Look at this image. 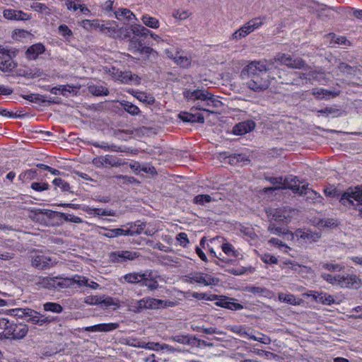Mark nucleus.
Returning <instances> with one entry per match:
<instances>
[{
	"label": "nucleus",
	"instance_id": "obj_45",
	"mask_svg": "<svg viewBox=\"0 0 362 362\" xmlns=\"http://www.w3.org/2000/svg\"><path fill=\"white\" fill-rule=\"evenodd\" d=\"M45 311H49L54 313H61L63 310L62 306L57 303L47 302L43 305Z\"/></svg>",
	"mask_w": 362,
	"mask_h": 362
},
{
	"label": "nucleus",
	"instance_id": "obj_43",
	"mask_svg": "<svg viewBox=\"0 0 362 362\" xmlns=\"http://www.w3.org/2000/svg\"><path fill=\"white\" fill-rule=\"evenodd\" d=\"M81 26H82L84 29L88 31H91L93 30H97L99 26V20H83L80 23Z\"/></svg>",
	"mask_w": 362,
	"mask_h": 362
},
{
	"label": "nucleus",
	"instance_id": "obj_14",
	"mask_svg": "<svg viewBox=\"0 0 362 362\" xmlns=\"http://www.w3.org/2000/svg\"><path fill=\"white\" fill-rule=\"evenodd\" d=\"M9 50L0 47V69L3 71H9L16 67Z\"/></svg>",
	"mask_w": 362,
	"mask_h": 362
},
{
	"label": "nucleus",
	"instance_id": "obj_18",
	"mask_svg": "<svg viewBox=\"0 0 362 362\" xmlns=\"http://www.w3.org/2000/svg\"><path fill=\"white\" fill-rule=\"evenodd\" d=\"M215 304L231 310H239L243 308V305L235 302V299L224 296H221Z\"/></svg>",
	"mask_w": 362,
	"mask_h": 362
},
{
	"label": "nucleus",
	"instance_id": "obj_15",
	"mask_svg": "<svg viewBox=\"0 0 362 362\" xmlns=\"http://www.w3.org/2000/svg\"><path fill=\"white\" fill-rule=\"evenodd\" d=\"M361 284V279L356 274L340 275L339 286L341 288H358Z\"/></svg>",
	"mask_w": 362,
	"mask_h": 362
},
{
	"label": "nucleus",
	"instance_id": "obj_47",
	"mask_svg": "<svg viewBox=\"0 0 362 362\" xmlns=\"http://www.w3.org/2000/svg\"><path fill=\"white\" fill-rule=\"evenodd\" d=\"M279 299L281 302H286L291 305H297L298 304V300L296 298V296L293 294H286L284 293H280L279 294Z\"/></svg>",
	"mask_w": 362,
	"mask_h": 362
},
{
	"label": "nucleus",
	"instance_id": "obj_56",
	"mask_svg": "<svg viewBox=\"0 0 362 362\" xmlns=\"http://www.w3.org/2000/svg\"><path fill=\"white\" fill-rule=\"evenodd\" d=\"M53 184L59 187L63 192H67L70 189L69 184L61 178H55L53 180Z\"/></svg>",
	"mask_w": 362,
	"mask_h": 362
},
{
	"label": "nucleus",
	"instance_id": "obj_58",
	"mask_svg": "<svg viewBox=\"0 0 362 362\" xmlns=\"http://www.w3.org/2000/svg\"><path fill=\"white\" fill-rule=\"evenodd\" d=\"M105 72L108 74L112 79L115 81H117L118 77L119 76L120 73L122 71L119 70L118 69L115 68V66H106L105 68Z\"/></svg>",
	"mask_w": 362,
	"mask_h": 362
},
{
	"label": "nucleus",
	"instance_id": "obj_6",
	"mask_svg": "<svg viewBox=\"0 0 362 362\" xmlns=\"http://www.w3.org/2000/svg\"><path fill=\"white\" fill-rule=\"evenodd\" d=\"M263 25V19L261 18H255L244 24L241 28L236 30L233 35L231 38L235 40H240L246 37L256 29L259 28Z\"/></svg>",
	"mask_w": 362,
	"mask_h": 362
},
{
	"label": "nucleus",
	"instance_id": "obj_10",
	"mask_svg": "<svg viewBox=\"0 0 362 362\" xmlns=\"http://www.w3.org/2000/svg\"><path fill=\"white\" fill-rule=\"evenodd\" d=\"M28 328L25 324L10 323L5 333V336L8 339H23L28 333Z\"/></svg>",
	"mask_w": 362,
	"mask_h": 362
},
{
	"label": "nucleus",
	"instance_id": "obj_42",
	"mask_svg": "<svg viewBox=\"0 0 362 362\" xmlns=\"http://www.w3.org/2000/svg\"><path fill=\"white\" fill-rule=\"evenodd\" d=\"M215 201L209 194H199L194 197L193 203L197 205L204 206L206 204Z\"/></svg>",
	"mask_w": 362,
	"mask_h": 362
},
{
	"label": "nucleus",
	"instance_id": "obj_23",
	"mask_svg": "<svg viewBox=\"0 0 362 362\" xmlns=\"http://www.w3.org/2000/svg\"><path fill=\"white\" fill-rule=\"evenodd\" d=\"M45 51V46L41 43H36L30 47L25 52L26 58L29 60L35 59Z\"/></svg>",
	"mask_w": 362,
	"mask_h": 362
},
{
	"label": "nucleus",
	"instance_id": "obj_27",
	"mask_svg": "<svg viewBox=\"0 0 362 362\" xmlns=\"http://www.w3.org/2000/svg\"><path fill=\"white\" fill-rule=\"evenodd\" d=\"M312 94L318 100L329 99L335 98L339 94V91H331L325 88H313Z\"/></svg>",
	"mask_w": 362,
	"mask_h": 362
},
{
	"label": "nucleus",
	"instance_id": "obj_51",
	"mask_svg": "<svg viewBox=\"0 0 362 362\" xmlns=\"http://www.w3.org/2000/svg\"><path fill=\"white\" fill-rule=\"evenodd\" d=\"M214 344L211 342H208L205 340L199 339L197 338L195 336H193V340H192V346L193 347H197L199 349H202L204 347H213Z\"/></svg>",
	"mask_w": 362,
	"mask_h": 362
},
{
	"label": "nucleus",
	"instance_id": "obj_30",
	"mask_svg": "<svg viewBox=\"0 0 362 362\" xmlns=\"http://www.w3.org/2000/svg\"><path fill=\"white\" fill-rule=\"evenodd\" d=\"M119 327L117 323L98 324L88 327L85 329L88 332H110Z\"/></svg>",
	"mask_w": 362,
	"mask_h": 362
},
{
	"label": "nucleus",
	"instance_id": "obj_62",
	"mask_svg": "<svg viewBox=\"0 0 362 362\" xmlns=\"http://www.w3.org/2000/svg\"><path fill=\"white\" fill-rule=\"evenodd\" d=\"M30 187L37 192H42L49 189V185L47 182H33Z\"/></svg>",
	"mask_w": 362,
	"mask_h": 362
},
{
	"label": "nucleus",
	"instance_id": "obj_44",
	"mask_svg": "<svg viewBox=\"0 0 362 362\" xmlns=\"http://www.w3.org/2000/svg\"><path fill=\"white\" fill-rule=\"evenodd\" d=\"M295 180H296V178H293ZM269 182L274 185H282L283 187H288V188H290L291 189V185H294V182L291 181V183H289L288 182V178H286L284 180H283V178L281 177H270L269 178Z\"/></svg>",
	"mask_w": 362,
	"mask_h": 362
},
{
	"label": "nucleus",
	"instance_id": "obj_59",
	"mask_svg": "<svg viewBox=\"0 0 362 362\" xmlns=\"http://www.w3.org/2000/svg\"><path fill=\"white\" fill-rule=\"evenodd\" d=\"M71 282L70 286H73L74 284H77L79 286H83L88 284V279L86 277H81L79 276H75L73 278H68Z\"/></svg>",
	"mask_w": 362,
	"mask_h": 362
},
{
	"label": "nucleus",
	"instance_id": "obj_13",
	"mask_svg": "<svg viewBox=\"0 0 362 362\" xmlns=\"http://www.w3.org/2000/svg\"><path fill=\"white\" fill-rule=\"evenodd\" d=\"M189 278L190 282H196L204 286H215L218 283V279L217 278H214L209 274L202 272L192 274Z\"/></svg>",
	"mask_w": 362,
	"mask_h": 362
},
{
	"label": "nucleus",
	"instance_id": "obj_63",
	"mask_svg": "<svg viewBox=\"0 0 362 362\" xmlns=\"http://www.w3.org/2000/svg\"><path fill=\"white\" fill-rule=\"evenodd\" d=\"M144 343L145 342L141 341L140 340H139L138 339H136V338L129 337V338L126 339V344H127L130 346H133V347L143 348L144 346Z\"/></svg>",
	"mask_w": 362,
	"mask_h": 362
},
{
	"label": "nucleus",
	"instance_id": "obj_26",
	"mask_svg": "<svg viewBox=\"0 0 362 362\" xmlns=\"http://www.w3.org/2000/svg\"><path fill=\"white\" fill-rule=\"evenodd\" d=\"M296 236L304 240L307 243L316 242L321 237L319 233L313 232L310 230H298L296 231Z\"/></svg>",
	"mask_w": 362,
	"mask_h": 362
},
{
	"label": "nucleus",
	"instance_id": "obj_57",
	"mask_svg": "<svg viewBox=\"0 0 362 362\" xmlns=\"http://www.w3.org/2000/svg\"><path fill=\"white\" fill-rule=\"evenodd\" d=\"M118 180H122V184H134V183H139V181L136 180V178L132 176L118 175L115 177Z\"/></svg>",
	"mask_w": 362,
	"mask_h": 362
},
{
	"label": "nucleus",
	"instance_id": "obj_24",
	"mask_svg": "<svg viewBox=\"0 0 362 362\" xmlns=\"http://www.w3.org/2000/svg\"><path fill=\"white\" fill-rule=\"evenodd\" d=\"M179 117L181 120L185 122L191 123H204V117L201 113H190L186 112H182L179 114Z\"/></svg>",
	"mask_w": 362,
	"mask_h": 362
},
{
	"label": "nucleus",
	"instance_id": "obj_35",
	"mask_svg": "<svg viewBox=\"0 0 362 362\" xmlns=\"http://www.w3.org/2000/svg\"><path fill=\"white\" fill-rule=\"evenodd\" d=\"M170 339L179 344L188 345L190 347L192 346L193 335L189 334H180L171 337Z\"/></svg>",
	"mask_w": 362,
	"mask_h": 362
},
{
	"label": "nucleus",
	"instance_id": "obj_5",
	"mask_svg": "<svg viewBox=\"0 0 362 362\" xmlns=\"http://www.w3.org/2000/svg\"><path fill=\"white\" fill-rule=\"evenodd\" d=\"M293 213V210L289 207L283 208H268L266 209V214L271 221L276 222L288 223Z\"/></svg>",
	"mask_w": 362,
	"mask_h": 362
},
{
	"label": "nucleus",
	"instance_id": "obj_3",
	"mask_svg": "<svg viewBox=\"0 0 362 362\" xmlns=\"http://www.w3.org/2000/svg\"><path fill=\"white\" fill-rule=\"evenodd\" d=\"M291 181L294 182V185L291 186V189L294 193L305 195L306 199L313 204H323L324 198L319 193L309 188L308 185L300 187L294 179H291Z\"/></svg>",
	"mask_w": 362,
	"mask_h": 362
},
{
	"label": "nucleus",
	"instance_id": "obj_16",
	"mask_svg": "<svg viewBox=\"0 0 362 362\" xmlns=\"http://www.w3.org/2000/svg\"><path fill=\"white\" fill-rule=\"evenodd\" d=\"M144 276L141 286L147 287L150 291L156 290L158 288V279L160 276L155 274L152 270L145 271Z\"/></svg>",
	"mask_w": 362,
	"mask_h": 362
},
{
	"label": "nucleus",
	"instance_id": "obj_4",
	"mask_svg": "<svg viewBox=\"0 0 362 362\" xmlns=\"http://www.w3.org/2000/svg\"><path fill=\"white\" fill-rule=\"evenodd\" d=\"M279 62L288 68L301 69L306 66L305 61L300 57H292L286 54L279 53L274 59L269 60V64H274Z\"/></svg>",
	"mask_w": 362,
	"mask_h": 362
},
{
	"label": "nucleus",
	"instance_id": "obj_39",
	"mask_svg": "<svg viewBox=\"0 0 362 362\" xmlns=\"http://www.w3.org/2000/svg\"><path fill=\"white\" fill-rule=\"evenodd\" d=\"M141 20L146 26L151 28L156 29L160 25L159 21L156 18L152 17L148 14L144 15Z\"/></svg>",
	"mask_w": 362,
	"mask_h": 362
},
{
	"label": "nucleus",
	"instance_id": "obj_60",
	"mask_svg": "<svg viewBox=\"0 0 362 362\" xmlns=\"http://www.w3.org/2000/svg\"><path fill=\"white\" fill-rule=\"evenodd\" d=\"M325 196L333 198H339L340 192L333 187H327L324 189Z\"/></svg>",
	"mask_w": 362,
	"mask_h": 362
},
{
	"label": "nucleus",
	"instance_id": "obj_64",
	"mask_svg": "<svg viewBox=\"0 0 362 362\" xmlns=\"http://www.w3.org/2000/svg\"><path fill=\"white\" fill-rule=\"evenodd\" d=\"M81 0H65V4L69 10L77 11L80 7Z\"/></svg>",
	"mask_w": 362,
	"mask_h": 362
},
{
	"label": "nucleus",
	"instance_id": "obj_8",
	"mask_svg": "<svg viewBox=\"0 0 362 362\" xmlns=\"http://www.w3.org/2000/svg\"><path fill=\"white\" fill-rule=\"evenodd\" d=\"M71 282L68 278L44 277L39 281V284L44 288L52 290L69 287Z\"/></svg>",
	"mask_w": 362,
	"mask_h": 362
},
{
	"label": "nucleus",
	"instance_id": "obj_22",
	"mask_svg": "<svg viewBox=\"0 0 362 362\" xmlns=\"http://www.w3.org/2000/svg\"><path fill=\"white\" fill-rule=\"evenodd\" d=\"M144 272H131L127 274L119 279V281L122 284H140L141 285L142 280L144 277Z\"/></svg>",
	"mask_w": 362,
	"mask_h": 362
},
{
	"label": "nucleus",
	"instance_id": "obj_40",
	"mask_svg": "<svg viewBox=\"0 0 362 362\" xmlns=\"http://www.w3.org/2000/svg\"><path fill=\"white\" fill-rule=\"evenodd\" d=\"M122 108L132 115H138L140 113L139 108L129 101L121 102Z\"/></svg>",
	"mask_w": 362,
	"mask_h": 362
},
{
	"label": "nucleus",
	"instance_id": "obj_9",
	"mask_svg": "<svg viewBox=\"0 0 362 362\" xmlns=\"http://www.w3.org/2000/svg\"><path fill=\"white\" fill-rule=\"evenodd\" d=\"M339 202L344 206L351 208L355 206V202H362V190L356 189L354 191H347L344 192L342 194H340Z\"/></svg>",
	"mask_w": 362,
	"mask_h": 362
},
{
	"label": "nucleus",
	"instance_id": "obj_7",
	"mask_svg": "<svg viewBox=\"0 0 362 362\" xmlns=\"http://www.w3.org/2000/svg\"><path fill=\"white\" fill-rule=\"evenodd\" d=\"M140 256L137 251L117 250L109 254V259L112 263L123 264L127 261H133Z\"/></svg>",
	"mask_w": 362,
	"mask_h": 362
},
{
	"label": "nucleus",
	"instance_id": "obj_2",
	"mask_svg": "<svg viewBox=\"0 0 362 362\" xmlns=\"http://www.w3.org/2000/svg\"><path fill=\"white\" fill-rule=\"evenodd\" d=\"M183 95L188 100H201L203 104L197 105L195 109L209 113L214 112V110H209V107H218L219 105L221 104V102L216 99L214 95L205 90H186L183 92Z\"/></svg>",
	"mask_w": 362,
	"mask_h": 362
},
{
	"label": "nucleus",
	"instance_id": "obj_20",
	"mask_svg": "<svg viewBox=\"0 0 362 362\" xmlns=\"http://www.w3.org/2000/svg\"><path fill=\"white\" fill-rule=\"evenodd\" d=\"M255 127V123L252 120H246L234 126L233 132L236 135H243L252 131Z\"/></svg>",
	"mask_w": 362,
	"mask_h": 362
},
{
	"label": "nucleus",
	"instance_id": "obj_33",
	"mask_svg": "<svg viewBox=\"0 0 362 362\" xmlns=\"http://www.w3.org/2000/svg\"><path fill=\"white\" fill-rule=\"evenodd\" d=\"M114 13L115 18L119 21L126 20L129 22L135 18V15L127 8H119Z\"/></svg>",
	"mask_w": 362,
	"mask_h": 362
},
{
	"label": "nucleus",
	"instance_id": "obj_17",
	"mask_svg": "<svg viewBox=\"0 0 362 362\" xmlns=\"http://www.w3.org/2000/svg\"><path fill=\"white\" fill-rule=\"evenodd\" d=\"M4 17L10 21H28L32 16L20 10L7 8L3 11Z\"/></svg>",
	"mask_w": 362,
	"mask_h": 362
},
{
	"label": "nucleus",
	"instance_id": "obj_41",
	"mask_svg": "<svg viewBox=\"0 0 362 362\" xmlns=\"http://www.w3.org/2000/svg\"><path fill=\"white\" fill-rule=\"evenodd\" d=\"M173 60L177 64L182 67H187L191 64L190 58L180 54V52L175 53V57H173Z\"/></svg>",
	"mask_w": 362,
	"mask_h": 362
},
{
	"label": "nucleus",
	"instance_id": "obj_32",
	"mask_svg": "<svg viewBox=\"0 0 362 362\" xmlns=\"http://www.w3.org/2000/svg\"><path fill=\"white\" fill-rule=\"evenodd\" d=\"M313 298L315 299V300L317 303H321L324 305H330L332 303H334V299L333 296L330 294H328L327 293H317L315 292L313 295Z\"/></svg>",
	"mask_w": 362,
	"mask_h": 362
},
{
	"label": "nucleus",
	"instance_id": "obj_48",
	"mask_svg": "<svg viewBox=\"0 0 362 362\" xmlns=\"http://www.w3.org/2000/svg\"><path fill=\"white\" fill-rule=\"evenodd\" d=\"M89 91L94 95H107L109 93L107 88L102 86H89Z\"/></svg>",
	"mask_w": 362,
	"mask_h": 362
},
{
	"label": "nucleus",
	"instance_id": "obj_52",
	"mask_svg": "<svg viewBox=\"0 0 362 362\" xmlns=\"http://www.w3.org/2000/svg\"><path fill=\"white\" fill-rule=\"evenodd\" d=\"M321 277L328 283L332 285L339 286V283L340 281V275L332 276L329 274L323 273L321 274Z\"/></svg>",
	"mask_w": 362,
	"mask_h": 362
},
{
	"label": "nucleus",
	"instance_id": "obj_28",
	"mask_svg": "<svg viewBox=\"0 0 362 362\" xmlns=\"http://www.w3.org/2000/svg\"><path fill=\"white\" fill-rule=\"evenodd\" d=\"M51 264V259L44 255L35 256L32 259V265L39 269H47Z\"/></svg>",
	"mask_w": 362,
	"mask_h": 362
},
{
	"label": "nucleus",
	"instance_id": "obj_54",
	"mask_svg": "<svg viewBox=\"0 0 362 362\" xmlns=\"http://www.w3.org/2000/svg\"><path fill=\"white\" fill-rule=\"evenodd\" d=\"M132 94L140 101L147 103L151 104L153 102V98L147 95L145 93L143 92H134L132 91Z\"/></svg>",
	"mask_w": 362,
	"mask_h": 362
},
{
	"label": "nucleus",
	"instance_id": "obj_12",
	"mask_svg": "<svg viewBox=\"0 0 362 362\" xmlns=\"http://www.w3.org/2000/svg\"><path fill=\"white\" fill-rule=\"evenodd\" d=\"M26 314L28 322L40 326L49 324L55 320L54 317L45 316L32 309H28Z\"/></svg>",
	"mask_w": 362,
	"mask_h": 362
},
{
	"label": "nucleus",
	"instance_id": "obj_31",
	"mask_svg": "<svg viewBox=\"0 0 362 362\" xmlns=\"http://www.w3.org/2000/svg\"><path fill=\"white\" fill-rule=\"evenodd\" d=\"M128 225H129V228L127 229H125L127 235H134L135 234H141V233H143V231L146 227V223L144 222H141L140 221H138L135 223H128Z\"/></svg>",
	"mask_w": 362,
	"mask_h": 362
},
{
	"label": "nucleus",
	"instance_id": "obj_25",
	"mask_svg": "<svg viewBox=\"0 0 362 362\" xmlns=\"http://www.w3.org/2000/svg\"><path fill=\"white\" fill-rule=\"evenodd\" d=\"M119 25L115 21H108L106 23H102L99 20V26L98 29L103 33L112 36L118 30Z\"/></svg>",
	"mask_w": 362,
	"mask_h": 362
},
{
	"label": "nucleus",
	"instance_id": "obj_61",
	"mask_svg": "<svg viewBox=\"0 0 362 362\" xmlns=\"http://www.w3.org/2000/svg\"><path fill=\"white\" fill-rule=\"evenodd\" d=\"M268 231H269L272 234L279 235V234H284L285 230L279 226H276L274 223L270 221L269 226H268Z\"/></svg>",
	"mask_w": 362,
	"mask_h": 362
},
{
	"label": "nucleus",
	"instance_id": "obj_1",
	"mask_svg": "<svg viewBox=\"0 0 362 362\" xmlns=\"http://www.w3.org/2000/svg\"><path fill=\"white\" fill-rule=\"evenodd\" d=\"M269 69L264 62L254 61L247 65L241 71L243 78H247L246 86L255 92L267 90L269 86L267 71Z\"/></svg>",
	"mask_w": 362,
	"mask_h": 362
},
{
	"label": "nucleus",
	"instance_id": "obj_50",
	"mask_svg": "<svg viewBox=\"0 0 362 362\" xmlns=\"http://www.w3.org/2000/svg\"><path fill=\"white\" fill-rule=\"evenodd\" d=\"M228 329L230 332H232L233 333H235V334H238L240 337H247V339L249 338V336L250 334V333H248L246 331V329L244 327L241 326V325L230 326V327H228Z\"/></svg>",
	"mask_w": 362,
	"mask_h": 362
},
{
	"label": "nucleus",
	"instance_id": "obj_55",
	"mask_svg": "<svg viewBox=\"0 0 362 362\" xmlns=\"http://www.w3.org/2000/svg\"><path fill=\"white\" fill-rule=\"evenodd\" d=\"M322 267L326 270L331 272H340L344 269V267L341 264L332 263H322Z\"/></svg>",
	"mask_w": 362,
	"mask_h": 362
},
{
	"label": "nucleus",
	"instance_id": "obj_34",
	"mask_svg": "<svg viewBox=\"0 0 362 362\" xmlns=\"http://www.w3.org/2000/svg\"><path fill=\"white\" fill-rule=\"evenodd\" d=\"M101 160L103 161L104 167L107 165L111 167H118L124 164V162H122V160L111 155L101 156Z\"/></svg>",
	"mask_w": 362,
	"mask_h": 362
},
{
	"label": "nucleus",
	"instance_id": "obj_21",
	"mask_svg": "<svg viewBox=\"0 0 362 362\" xmlns=\"http://www.w3.org/2000/svg\"><path fill=\"white\" fill-rule=\"evenodd\" d=\"M117 81L122 83L133 85H139L141 83V78L131 71H122Z\"/></svg>",
	"mask_w": 362,
	"mask_h": 362
},
{
	"label": "nucleus",
	"instance_id": "obj_49",
	"mask_svg": "<svg viewBox=\"0 0 362 362\" xmlns=\"http://www.w3.org/2000/svg\"><path fill=\"white\" fill-rule=\"evenodd\" d=\"M338 69L346 75H355L357 69L356 67H352L346 63L341 62L338 65Z\"/></svg>",
	"mask_w": 362,
	"mask_h": 362
},
{
	"label": "nucleus",
	"instance_id": "obj_53",
	"mask_svg": "<svg viewBox=\"0 0 362 362\" xmlns=\"http://www.w3.org/2000/svg\"><path fill=\"white\" fill-rule=\"evenodd\" d=\"M269 243L277 246L279 249L284 252H288V250H290V247L287 245L283 243L282 241H281L278 238H271L269 240Z\"/></svg>",
	"mask_w": 362,
	"mask_h": 362
},
{
	"label": "nucleus",
	"instance_id": "obj_37",
	"mask_svg": "<svg viewBox=\"0 0 362 362\" xmlns=\"http://www.w3.org/2000/svg\"><path fill=\"white\" fill-rule=\"evenodd\" d=\"M101 229L103 230H105L106 233H100V234L103 235V236L109 238H115V237L122 236V235H124V236L127 235L125 229H122V228L108 229L107 228H102Z\"/></svg>",
	"mask_w": 362,
	"mask_h": 362
},
{
	"label": "nucleus",
	"instance_id": "obj_19",
	"mask_svg": "<svg viewBox=\"0 0 362 362\" xmlns=\"http://www.w3.org/2000/svg\"><path fill=\"white\" fill-rule=\"evenodd\" d=\"M325 39L328 42L329 46L334 47L337 45L349 47L351 45L349 40L344 36L337 35L334 33H329L325 36Z\"/></svg>",
	"mask_w": 362,
	"mask_h": 362
},
{
	"label": "nucleus",
	"instance_id": "obj_11",
	"mask_svg": "<svg viewBox=\"0 0 362 362\" xmlns=\"http://www.w3.org/2000/svg\"><path fill=\"white\" fill-rule=\"evenodd\" d=\"M139 304L141 305L140 308H144V309H158L172 306L173 303L148 297L139 300Z\"/></svg>",
	"mask_w": 362,
	"mask_h": 362
},
{
	"label": "nucleus",
	"instance_id": "obj_36",
	"mask_svg": "<svg viewBox=\"0 0 362 362\" xmlns=\"http://www.w3.org/2000/svg\"><path fill=\"white\" fill-rule=\"evenodd\" d=\"M30 7L33 11L45 16H50L52 13V8L45 4L35 2L30 6Z\"/></svg>",
	"mask_w": 362,
	"mask_h": 362
},
{
	"label": "nucleus",
	"instance_id": "obj_29",
	"mask_svg": "<svg viewBox=\"0 0 362 362\" xmlns=\"http://www.w3.org/2000/svg\"><path fill=\"white\" fill-rule=\"evenodd\" d=\"M93 146H94L96 148L104 149L105 151H110L114 152L128 153L129 150V148L126 146H118L115 144H108L107 143L104 141L101 143H93Z\"/></svg>",
	"mask_w": 362,
	"mask_h": 362
},
{
	"label": "nucleus",
	"instance_id": "obj_38",
	"mask_svg": "<svg viewBox=\"0 0 362 362\" xmlns=\"http://www.w3.org/2000/svg\"><path fill=\"white\" fill-rule=\"evenodd\" d=\"M222 251L228 256L238 257L240 254L239 251L235 249L233 245L229 243H224L221 245Z\"/></svg>",
	"mask_w": 362,
	"mask_h": 362
},
{
	"label": "nucleus",
	"instance_id": "obj_46",
	"mask_svg": "<svg viewBox=\"0 0 362 362\" xmlns=\"http://www.w3.org/2000/svg\"><path fill=\"white\" fill-rule=\"evenodd\" d=\"M133 134V131L132 130H120L116 129L113 132V136L122 141H127L131 135Z\"/></svg>",
	"mask_w": 362,
	"mask_h": 362
}]
</instances>
